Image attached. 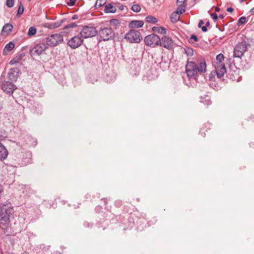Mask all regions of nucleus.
Returning a JSON list of instances; mask_svg holds the SVG:
<instances>
[{
    "label": "nucleus",
    "instance_id": "nucleus-1",
    "mask_svg": "<svg viewBox=\"0 0 254 254\" xmlns=\"http://www.w3.org/2000/svg\"><path fill=\"white\" fill-rule=\"evenodd\" d=\"M206 71V64L204 60L195 63L188 61L186 65V72L190 79H197L199 75H203Z\"/></svg>",
    "mask_w": 254,
    "mask_h": 254
},
{
    "label": "nucleus",
    "instance_id": "nucleus-2",
    "mask_svg": "<svg viewBox=\"0 0 254 254\" xmlns=\"http://www.w3.org/2000/svg\"><path fill=\"white\" fill-rule=\"evenodd\" d=\"M224 60V56L222 54H219L216 56V62L214 64L215 71L218 78H221L226 73V68L225 64L222 62Z\"/></svg>",
    "mask_w": 254,
    "mask_h": 254
},
{
    "label": "nucleus",
    "instance_id": "nucleus-3",
    "mask_svg": "<svg viewBox=\"0 0 254 254\" xmlns=\"http://www.w3.org/2000/svg\"><path fill=\"white\" fill-rule=\"evenodd\" d=\"M44 41L48 47H55L63 42V37L60 33L53 34L47 37Z\"/></svg>",
    "mask_w": 254,
    "mask_h": 254
},
{
    "label": "nucleus",
    "instance_id": "nucleus-4",
    "mask_svg": "<svg viewBox=\"0 0 254 254\" xmlns=\"http://www.w3.org/2000/svg\"><path fill=\"white\" fill-rule=\"evenodd\" d=\"M14 213V209L10 204H3L0 209V220L9 221L10 217Z\"/></svg>",
    "mask_w": 254,
    "mask_h": 254
},
{
    "label": "nucleus",
    "instance_id": "nucleus-5",
    "mask_svg": "<svg viewBox=\"0 0 254 254\" xmlns=\"http://www.w3.org/2000/svg\"><path fill=\"white\" fill-rule=\"evenodd\" d=\"M125 38L131 43H138L142 39L139 31L135 29H130L126 34Z\"/></svg>",
    "mask_w": 254,
    "mask_h": 254
},
{
    "label": "nucleus",
    "instance_id": "nucleus-6",
    "mask_svg": "<svg viewBox=\"0 0 254 254\" xmlns=\"http://www.w3.org/2000/svg\"><path fill=\"white\" fill-rule=\"evenodd\" d=\"M248 46H250V44L245 40L238 43L234 48V57L241 58L247 50Z\"/></svg>",
    "mask_w": 254,
    "mask_h": 254
},
{
    "label": "nucleus",
    "instance_id": "nucleus-7",
    "mask_svg": "<svg viewBox=\"0 0 254 254\" xmlns=\"http://www.w3.org/2000/svg\"><path fill=\"white\" fill-rule=\"evenodd\" d=\"M100 37L103 41H108L114 38L115 32L112 28L109 27L100 28L98 32Z\"/></svg>",
    "mask_w": 254,
    "mask_h": 254
},
{
    "label": "nucleus",
    "instance_id": "nucleus-8",
    "mask_svg": "<svg viewBox=\"0 0 254 254\" xmlns=\"http://www.w3.org/2000/svg\"><path fill=\"white\" fill-rule=\"evenodd\" d=\"M98 33L95 27L90 26H85L80 32V35L82 38L86 39L94 37Z\"/></svg>",
    "mask_w": 254,
    "mask_h": 254
},
{
    "label": "nucleus",
    "instance_id": "nucleus-9",
    "mask_svg": "<svg viewBox=\"0 0 254 254\" xmlns=\"http://www.w3.org/2000/svg\"><path fill=\"white\" fill-rule=\"evenodd\" d=\"M48 48L45 42H42L36 44L30 51L31 56H40Z\"/></svg>",
    "mask_w": 254,
    "mask_h": 254
},
{
    "label": "nucleus",
    "instance_id": "nucleus-10",
    "mask_svg": "<svg viewBox=\"0 0 254 254\" xmlns=\"http://www.w3.org/2000/svg\"><path fill=\"white\" fill-rule=\"evenodd\" d=\"M144 42L147 46L154 48L160 44V38L158 35L152 34L145 37Z\"/></svg>",
    "mask_w": 254,
    "mask_h": 254
},
{
    "label": "nucleus",
    "instance_id": "nucleus-11",
    "mask_svg": "<svg viewBox=\"0 0 254 254\" xmlns=\"http://www.w3.org/2000/svg\"><path fill=\"white\" fill-rule=\"evenodd\" d=\"M82 38L79 35L71 38L67 42V45L72 49H76L79 47L83 43Z\"/></svg>",
    "mask_w": 254,
    "mask_h": 254
},
{
    "label": "nucleus",
    "instance_id": "nucleus-12",
    "mask_svg": "<svg viewBox=\"0 0 254 254\" xmlns=\"http://www.w3.org/2000/svg\"><path fill=\"white\" fill-rule=\"evenodd\" d=\"M16 88V86L9 81H5L1 85L2 90L7 94H12Z\"/></svg>",
    "mask_w": 254,
    "mask_h": 254
},
{
    "label": "nucleus",
    "instance_id": "nucleus-13",
    "mask_svg": "<svg viewBox=\"0 0 254 254\" xmlns=\"http://www.w3.org/2000/svg\"><path fill=\"white\" fill-rule=\"evenodd\" d=\"M160 46L164 47L168 50H171L173 47V41L172 39L167 36H164L162 38V39H160V44H159Z\"/></svg>",
    "mask_w": 254,
    "mask_h": 254
},
{
    "label": "nucleus",
    "instance_id": "nucleus-14",
    "mask_svg": "<svg viewBox=\"0 0 254 254\" xmlns=\"http://www.w3.org/2000/svg\"><path fill=\"white\" fill-rule=\"evenodd\" d=\"M9 221L0 220V228L3 231V233L6 236H11L12 232L9 226Z\"/></svg>",
    "mask_w": 254,
    "mask_h": 254
},
{
    "label": "nucleus",
    "instance_id": "nucleus-15",
    "mask_svg": "<svg viewBox=\"0 0 254 254\" xmlns=\"http://www.w3.org/2000/svg\"><path fill=\"white\" fill-rule=\"evenodd\" d=\"M19 69L17 67L11 68L8 73V76L11 81H15L19 76Z\"/></svg>",
    "mask_w": 254,
    "mask_h": 254
},
{
    "label": "nucleus",
    "instance_id": "nucleus-16",
    "mask_svg": "<svg viewBox=\"0 0 254 254\" xmlns=\"http://www.w3.org/2000/svg\"><path fill=\"white\" fill-rule=\"evenodd\" d=\"M144 22L142 20H132L128 24V27L131 29L140 28L143 26Z\"/></svg>",
    "mask_w": 254,
    "mask_h": 254
},
{
    "label": "nucleus",
    "instance_id": "nucleus-17",
    "mask_svg": "<svg viewBox=\"0 0 254 254\" xmlns=\"http://www.w3.org/2000/svg\"><path fill=\"white\" fill-rule=\"evenodd\" d=\"M8 155V151L4 146L0 143V160L5 159Z\"/></svg>",
    "mask_w": 254,
    "mask_h": 254
},
{
    "label": "nucleus",
    "instance_id": "nucleus-18",
    "mask_svg": "<svg viewBox=\"0 0 254 254\" xmlns=\"http://www.w3.org/2000/svg\"><path fill=\"white\" fill-rule=\"evenodd\" d=\"M117 10L116 6H114L112 3H108L104 6L105 13H115Z\"/></svg>",
    "mask_w": 254,
    "mask_h": 254
},
{
    "label": "nucleus",
    "instance_id": "nucleus-19",
    "mask_svg": "<svg viewBox=\"0 0 254 254\" xmlns=\"http://www.w3.org/2000/svg\"><path fill=\"white\" fill-rule=\"evenodd\" d=\"M63 20H60L53 23H47L45 27L49 29H54L59 27L62 24Z\"/></svg>",
    "mask_w": 254,
    "mask_h": 254
},
{
    "label": "nucleus",
    "instance_id": "nucleus-20",
    "mask_svg": "<svg viewBox=\"0 0 254 254\" xmlns=\"http://www.w3.org/2000/svg\"><path fill=\"white\" fill-rule=\"evenodd\" d=\"M14 44L12 42H9L6 44L3 50V55H6L7 54L12 50L14 47Z\"/></svg>",
    "mask_w": 254,
    "mask_h": 254
},
{
    "label": "nucleus",
    "instance_id": "nucleus-21",
    "mask_svg": "<svg viewBox=\"0 0 254 254\" xmlns=\"http://www.w3.org/2000/svg\"><path fill=\"white\" fill-rule=\"evenodd\" d=\"M180 18L179 11L177 10L176 12H173L171 13L170 16V20L173 23L177 22Z\"/></svg>",
    "mask_w": 254,
    "mask_h": 254
},
{
    "label": "nucleus",
    "instance_id": "nucleus-22",
    "mask_svg": "<svg viewBox=\"0 0 254 254\" xmlns=\"http://www.w3.org/2000/svg\"><path fill=\"white\" fill-rule=\"evenodd\" d=\"M13 29V26L10 23L5 24L2 27V31L5 32L7 34L11 32Z\"/></svg>",
    "mask_w": 254,
    "mask_h": 254
},
{
    "label": "nucleus",
    "instance_id": "nucleus-23",
    "mask_svg": "<svg viewBox=\"0 0 254 254\" xmlns=\"http://www.w3.org/2000/svg\"><path fill=\"white\" fill-rule=\"evenodd\" d=\"M152 31L160 34H165L166 33V29L162 27H153Z\"/></svg>",
    "mask_w": 254,
    "mask_h": 254
},
{
    "label": "nucleus",
    "instance_id": "nucleus-24",
    "mask_svg": "<svg viewBox=\"0 0 254 254\" xmlns=\"http://www.w3.org/2000/svg\"><path fill=\"white\" fill-rule=\"evenodd\" d=\"M23 55L22 54H20L16 56L15 58H13L9 62V64L11 65H13L14 64H17L19 62V61L21 60Z\"/></svg>",
    "mask_w": 254,
    "mask_h": 254
},
{
    "label": "nucleus",
    "instance_id": "nucleus-25",
    "mask_svg": "<svg viewBox=\"0 0 254 254\" xmlns=\"http://www.w3.org/2000/svg\"><path fill=\"white\" fill-rule=\"evenodd\" d=\"M145 20L147 22L150 23H155L158 21L157 19L155 17L152 15L146 16L145 17Z\"/></svg>",
    "mask_w": 254,
    "mask_h": 254
},
{
    "label": "nucleus",
    "instance_id": "nucleus-26",
    "mask_svg": "<svg viewBox=\"0 0 254 254\" xmlns=\"http://www.w3.org/2000/svg\"><path fill=\"white\" fill-rule=\"evenodd\" d=\"M200 102L207 105H209L211 104V101L208 96H205L204 98L201 97Z\"/></svg>",
    "mask_w": 254,
    "mask_h": 254
},
{
    "label": "nucleus",
    "instance_id": "nucleus-27",
    "mask_svg": "<svg viewBox=\"0 0 254 254\" xmlns=\"http://www.w3.org/2000/svg\"><path fill=\"white\" fill-rule=\"evenodd\" d=\"M36 32H37L36 28L32 26L29 28V30H28V33H27V35L28 36L31 37L32 36L35 35L36 33Z\"/></svg>",
    "mask_w": 254,
    "mask_h": 254
},
{
    "label": "nucleus",
    "instance_id": "nucleus-28",
    "mask_svg": "<svg viewBox=\"0 0 254 254\" xmlns=\"http://www.w3.org/2000/svg\"><path fill=\"white\" fill-rule=\"evenodd\" d=\"M247 22V18L245 16L240 17L237 22V25L240 26L242 25L245 24Z\"/></svg>",
    "mask_w": 254,
    "mask_h": 254
},
{
    "label": "nucleus",
    "instance_id": "nucleus-29",
    "mask_svg": "<svg viewBox=\"0 0 254 254\" xmlns=\"http://www.w3.org/2000/svg\"><path fill=\"white\" fill-rule=\"evenodd\" d=\"M185 53L188 56H192L193 54V49L190 47H186L185 49Z\"/></svg>",
    "mask_w": 254,
    "mask_h": 254
},
{
    "label": "nucleus",
    "instance_id": "nucleus-30",
    "mask_svg": "<svg viewBox=\"0 0 254 254\" xmlns=\"http://www.w3.org/2000/svg\"><path fill=\"white\" fill-rule=\"evenodd\" d=\"M105 3V0H97L95 4V6L96 8H99L104 5Z\"/></svg>",
    "mask_w": 254,
    "mask_h": 254
},
{
    "label": "nucleus",
    "instance_id": "nucleus-31",
    "mask_svg": "<svg viewBox=\"0 0 254 254\" xmlns=\"http://www.w3.org/2000/svg\"><path fill=\"white\" fill-rule=\"evenodd\" d=\"M131 9L135 12H138L141 10V7L139 4H133L131 8Z\"/></svg>",
    "mask_w": 254,
    "mask_h": 254
},
{
    "label": "nucleus",
    "instance_id": "nucleus-32",
    "mask_svg": "<svg viewBox=\"0 0 254 254\" xmlns=\"http://www.w3.org/2000/svg\"><path fill=\"white\" fill-rule=\"evenodd\" d=\"M76 27H77V24L76 23L74 22V23H70L69 24L65 25L64 26V29L67 30V29H69V28L72 29V28H75Z\"/></svg>",
    "mask_w": 254,
    "mask_h": 254
},
{
    "label": "nucleus",
    "instance_id": "nucleus-33",
    "mask_svg": "<svg viewBox=\"0 0 254 254\" xmlns=\"http://www.w3.org/2000/svg\"><path fill=\"white\" fill-rule=\"evenodd\" d=\"M23 11H24V7L22 5V4L20 3V4L19 6L18 10H17V15H19L22 14L23 13Z\"/></svg>",
    "mask_w": 254,
    "mask_h": 254
},
{
    "label": "nucleus",
    "instance_id": "nucleus-34",
    "mask_svg": "<svg viewBox=\"0 0 254 254\" xmlns=\"http://www.w3.org/2000/svg\"><path fill=\"white\" fill-rule=\"evenodd\" d=\"M6 5L8 7H12L14 5V0H6Z\"/></svg>",
    "mask_w": 254,
    "mask_h": 254
},
{
    "label": "nucleus",
    "instance_id": "nucleus-35",
    "mask_svg": "<svg viewBox=\"0 0 254 254\" xmlns=\"http://www.w3.org/2000/svg\"><path fill=\"white\" fill-rule=\"evenodd\" d=\"M110 22L115 26H118L120 24V21L118 19H113L110 20Z\"/></svg>",
    "mask_w": 254,
    "mask_h": 254
},
{
    "label": "nucleus",
    "instance_id": "nucleus-36",
    "mask_svg": "<svg viewBox=\"0 0 254 254\" xmlns=\"http://www.w3.org/2000/svg\"><path fill=\"white\" fill-rule=\"evenodd\" d=\"M115 5V6L117 7L120 10H123L124 8V5L120 3H116Z\"/></svg>",
    "mask_w": 254,
    "mask_h": 254
},
{
    "label": "nucleus",
    "instance_id": "nucleus-37",
    "mask_svg": "<svg viewBox=\"0 0 254 254\" xmlns=\"http://www.w3.org/2000/svg\"><path fill=\"white\" fill-rule=\"evenodd\" d=\"M211 17L213 19V20L215 22L218 19V15L216 13H213L211 14Z\"/></svg>",
    "mask_w": 254,
    "mask_h": 254
},
{
    "label": "nucleus",
    "instance_id": "nucleus-38",
    "mask_svg": "<svg viewBox=\"0 0 254 254\" xmlns=\"http://www.w3.org/2000/svg\"><path fill=\"white\" fill-rule=\"evenodd\" d=\"M76 1V0H69V1L67 2V4L69 6H72L75 4Z\"/></svg>",
    "mask_w": 254,
    "mask_h": 254
},
{
    "label": "nucleus",
    "instance_id": "nucleus-39",
    "mask_svg": "<svg viewBox=\"0 0 254 254\" xmlns=\"http://www.w3.org/2000/svg\"><path fill=\"white\" fill-rule=\"evenodd\" d=\"M186 0H177V3L179 6H182L186 1Z\"/></svg>",
    "mask_w": 254,
    "mask_h": 254
},
{
    "label": "nucleus",
    "instance_id": "nucleus-40",
    "mask_svg": "<svg viewBox=\"0 0 254 254\" xmlns=\"http://www.w3.org/2000/svg\"><path fill=\"white\" fill-rule=\"evenodd\" d=\"M190 40H193L194 42H197L198 41L197 37L194 35H192L190 36Z\"/></svg>",
    "mask_w": 254,
    "mask_h": 254
},
{
    "label": "nucleus",
    "instance_id": "nucleus-41",
    "mask_svg": "<svg viewBox=\"0 0 254 254\" xmlns=\"http://www.w3.org/2000/svg\"><path fill=\"white\" fill-rule=\"evenodd\" d=\"M84 225L86 227H91L92 226L93 224H90L88 222H85L84 223Z\"/></svg>",
    "mask_w": 254,
    "mask_h": 254
},
{
    "label": "nucleus",
    "instance_id": "nucleus-42",
    "mask_svg": "<svg viewBox=\"0 0 254 254\" xmlns=\"http://www.w3.org/2000/svg\"><path fill=\"white\" fill-rule=\"evenodd\" d=\"M204 24V22L202 20H200L199 21V23H198V27L200 28L202 27V25Z\"/></svg>",
    "mask_w": 254,
    "mask_h": 254
},
{
    "label": "nucleus",
    "instance_id": "nucleus-43",
    "mask_svg": "<svg viewBox=\"0 0 254 254\" xmlns=\"http://www.w3.org/2000/svg\"><path fill=\"white\" fill-rule=\"evenodd\" d=\"M201 28V30L203 32H206L207 31V27L204 26H202L201 27H200Z\"/></svg>",
    "mask_w": 254,
    "mask_h": 254
},
{
    "label": "nucleus",
    "instance_id": "nucleus-44",
    "mask_svg": "<svg viewBox=\"0 0 254 254\" xmlns=\"http://www.w3.org/2000/svg\"><path fill=\"white\" fill-rule=\"evenodd\" d=\"M115 204L116 205H117V206H120L121 205V201H120V200H117L116 202H115Z\"/></svg>",
    "mask_w": 254,
    "mask_h": 254
},
{
    "label": "nucleus",
    "instance_id": "nucleus-45",
    "mask_svg": "<svg viewBox=\"0 0 254 254\" xmlns=\"http://www.w3.org/2000/svg\"><path fill=\"white\" fill-rule=\"evenodd\" d=\"M227 11L229 12H232L234 11V9L232 7H228Z\"/></svg>",
    "mask_w": 254,
    "mask_h": 254
},
{
    "label": "nucleus",
    "instance_id": "nucleus-46",
    "mask_svg": "<svg viewBox=\"0 0 254 254\" xmlns=\"http://www.w3.org/2000/svg\"><path fill=\"white\" fill-rule=\"evenodd\" d=\"M183 8H181V9L180 10V11H179V13H181H181H183V12L185 11V6H183Z\"/></svg>",
    "mask_w": 254,
    "mask_h": 254
},
{
    "label": "nucleus",
    "instance_id": "nucleus-47",
    "mask_svg": "<svg viewBox=\"0 0 254 254\" xmlns=\"http://www.w3.org/2000/svg\"><path fill=\"white\" fill-rule=\"evenodd\" d=\"M78 16L77 15H73L72 16V19H73V20L77 19L78 18Z\"/></svg>",
    "mask_w": 254,
    "mask_h": 254
},
{
    "label": "nucleus",
    "instance_id": "nucleus-48",
    "mask_svg": "<svg viewBox=\"0 0 254 254\" xmlns=\"http://www.w3.org/2000/svg\"><path fill=\"white\" fill-rule=\"evenodd\" d=\"M250 12L252 14H254V7H253L250 11Z\"/></svg>",
    "mask_w": 254,
    "mask_h": 254
},
{
    "label": "nucleus",
    "instance_id": "nucleus-49",
    "mask_svg": "<svg viewBox=\"0 0 254 254\" xmlns=\"http://www.w3.org/2000/svg\"><path fill=\"white\" fill-rule=\"evenodd\" d=\"M219 17L221 19H223L224 18V15H223V14H220V15H219Z\"/></svg>",
    "mask_w": 254,
    "mask_h": 254
},
{
    "label": "nucleus",
    "instance_id": "nucleus-50",
    "mask_svg": "<svg viewBox=\"0 0 254 254\" xmlns=\"http://www.w3.org/2000/svg\"><path fill=\"white\" fill-rule=\"evenodd\" d=\"M220 10V8L219 7H215V11L216 12H219Z\"/></svg>",
    "mask_w": 254,
    "mask_h": 254
},
{
    "label": "nucleus",
    "instance_id": "nucleus-51",
    "mask_svg": "<svg viewBox=\"0 0 254 254\" xmlns=\"http://www.w3.org/2000/svg\"><path fill=\"white\" fill-rule=\"evenodd\" d=\"M210 25V22L209 21H207L206 24H205V26H206L207 27H208Z\"/></svg>",
    "mask_w": 254,
    "mask_h": 254
},
{
    "label": "nucleus",
    "instance_id": "nucleus-52",
    "mask_svg": "<svg viewBox=\"0 0 254 254\" xmlns=\"http://www.w3.org/2000/svg\"><path fill=\"white\" fill-rule=\"evenodd\" d=\"M102 200L104 201V202L105 204L107 203V200L105 198L102 199Z\"/></svg>",
    "mask_w": 254,
    "mask_h": 254
},
{
    "label": "nucleus",
    "instance_id": "nucleus-53",
    "mask_svg": "<svg viewBox=\"0 0 254 254\" xmlns=\"http://www.w3.org/2000/svg\"><path fill=\"white\" fill-rule=\"evenodd\" d=\"M70 31H66V32L68 33V32H69Z\"/></svg>",
    "mask_w": 254,
    "mask_h": 254
},
{
    "label": "nucleus",
    "instance_id": "nucleus-54",
    "mask_svg": "<svg viewBox=\"0 0 254 254\" xmlns=\"http://www.w3.org/2000/svg\"><path fill=\"white\" fill-rule=\"evenodd\" d=\"M12 254V253H10V254Z\"/></svg>",
    "mask_w": 254,
    "mask_h": 254
},
{
    "label": "nucleus",
    "instance_id": "nucleus-55",
    "mask_svg": "<svg viewBox=\"0 0 254 254\" xmlns=\"http://www.w3.org/2000/svg\"><path fill=\"white\" fill-rule=\"evenodd\" d=\"M28 1H30L31 0H28Z\"/></svg>",
    "mask_w": 254,
    "mask_h": 254
}]
</instances>
